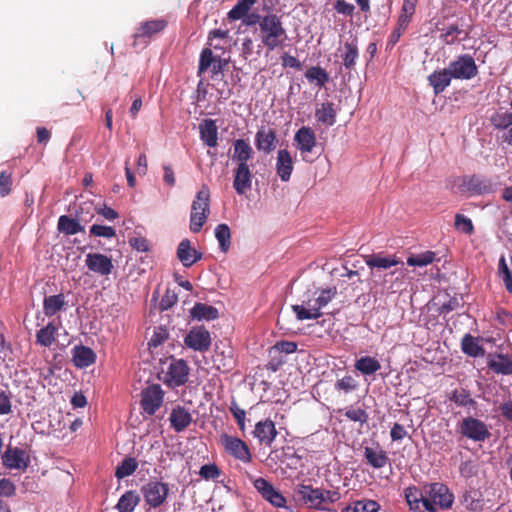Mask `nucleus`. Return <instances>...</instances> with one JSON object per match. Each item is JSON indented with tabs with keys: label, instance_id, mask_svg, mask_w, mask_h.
<instances>
[{
	"label": "nucleus",
	"instance_id": "412c9836",
	"mask_svg": "<svg viewBox=\"0 0 512 512\" xmlns=\"http://www.w3.org/2000/svg\"><path fill=\"white\" fill-rule=\"evenodd\" d=\"M252 186V172L249 166H237L234 170L233 188L239 195L245 194Z\"/></svg>",
	"mask_w": 512,
	"mask_h": 512
},
{
	"label": "nucleus",
	"instance_id": "6e6d98bb",
	"mask_svg": "<svg viewBox=\"0 0 512 512\" xmlns=\"http://www.w3.org/2000/svg\"><path fill=\"white\" fill-rule=\"evenodd\" d=\"M90 234L110 239L116 235V231L110 226L94 224L90 228Z\"/></svg>",
	"mask_w": 512,
	"mask_h": 512
},
{
	"label": "nucleus",
	"instance_id": "9b49d317",
	"mask_svg": "<svg viewBox=\"0 0 512 512\" xmlns=\"http://www.w3.org/2000/svg\"><path fill=\"white\" fill-rule=\"evenodd\" d=\"M293 141L303 161L312 162V160L308 158V154L316 147L315 132L310 127L303 126L296 131Z\"/></svg>",
	"mask_w": 512,
	"mask_h": 512
},
{
	"label": "nucleus",
	"instance_id": "72a5a7b5",
	"mask_svg": "<svg viewBox=\"0 0 512 512\" xmlns=\"http://www.w3.org/2000/svg\"><path fill=\"white\" fill-rule=\"evenodd\" d=\"M315 117L318 122L326 126H333L336 122V111L334 104L331 102H324L315 111Z\"/></svg>",
	"mask_w": 512,
	"mask_h": 512
},
{
	"label": "nucleus",
	"instance_id": "774afa93",
	"mask_svg": "<svg viewBox=\"0 0 512 512\" xmlns=\"http://www.w3.org/2000/svg\"><path fill=\"white\" fill-rule=\"evenodd\" d=\"M273 348L279 352L291 354L297 350V344L292 341H280L277 342Z\"/></svg>",
	"mask_w": 512,
	"mask_h": 512
},
{
	"label": "nucleus",
	"instance_id": "7ed1b4c3",
	"mask_svg": "<svg viewBox=\"0 0 512 512\" xmlns=\"http://www.w3.org/2000/svg\"><path fill=\"white\" fill-rule=\"evenodd\" d=\"M296 495L305 505L318 510L327 509L329 504L337 502L341 497L338 491L313 488L309 485H299Z\"/></svg>",
	"mask_w": 512,
	"mask_h": 512
},
{
	"label": "nucleus",
	"instance_id": "b1692460",
	"mask_svg": "<svg viewBox=\"0 0 512 512\" xmlns=\"http://www.w3.org/2000/svg\"><path fill=\"white\" fill-rule=\"evenodd\" d=\"M169 421L176 432H182L191 424L192 416L187 409L178 405L172 409Z\"/></svg>",
	"mask_w": 512,
	"mask_h": 512
},
{
	"label": "nucleus",
	"instance_id": "20e7f679",
	"mask_svg": "<svg viewBox=\"0 0 512 512\" xmlns=\"http://www.w3.org/2000/svg\"><path fill=\"white\" fill-rule=\"evenodd\" d=\"M210 191L205 185L197 192L191 205L190 230L198 233L205 224L210 213L209 208Z\"/></svg>",
	"mask_w": 512,
	"mask_h": 512
},
{
	"label": "nucleus",
	"instance_id": "7c9ffc66",
	"mask_svg": "<svg viewBox=\"0 0 512 512\" xmlns=\"http://www.w3.org/2000/svg\"><path fill=\"white\" fill-rule=\"evenodd\" d=\"M364 457L366 461L376 469L383 468L387 462L388 457L386 452L379 446L365 447Z\"/></svg>",
	"mask_w": 512,
	"mask_h": 512
},
{
	"label": "nucleus",
	"instance_id": "bb28decb",
	"mask_svg": "<svg viewBox=\"0 0 512 512\" xmlns=\"http://www.w3.org/2000/svg\"><path fill=\"white\" fill-rule=\"evenodd\" d=\"M488 367L496 374L511 375L512 359L508 355L504 354L490 356L488 360Z\"/></svg>",
	"mask_w": 512,
	"mask_h": 512
},
{
	"label": "nucleus",
	"instance_id": "79ce46f5",
	"mask_svg": "<svg viewBox=\"0 0 512 512\" xmlns=\"http://www.w3.org/2000/svg\"><path fill=\"white\" fill-rule=\"evenodd\" d=\"M355 368L364 375H372L381 368V365L377 359L364 356L355 362Z\"/></svg>",
	"mask_w": 512,
	"mask_h": 512
},
{
	"label": "nucleus",
	"instance_id": "f03ea898",
	"mask_svg": "<svg viewBox=\"0 0 512 512\" xmlns=\"http://www.w3.org/2000/svg\"><path fill=\"white\" fill-rule=\"evenodd\" d=\"M259 37L263 46L270 51L282 47L287 40V33L281 17L273 13L263 16Z\"/></svg>",
	"mask_w": 512,
	"mask_h": 512
},
{
	"label": "nucleus",
	"instance_id": "603ef678",
	"mask_svg": "<svg viewBox=\"0 0 512 512\" xmlns=\"http://www.w3.org/2000/svg\"><path fill=\"white\" fill-rule=\"evenodd\" d=\"M230 412L235 418L239 429L244 432L245 431V420H246V412L244 409L240 408L236 401H232L229 407Z\"/></svg>",
	"mask_w": 512,
	"mask_h": 512
},
{
	"label": "nucleus",
	"instance_id": "e433bc0d",
	"mask_svg": "<svg viewBox=\"0 0 512 512\" xmlns=\"http://www.w3.org/2000/svg\"><path fill=\"white\" fill-rule=\"evenodd\" d=\"M65 306L63 294L51 295L44 298L43 312L46 316H53Z\"/></svg>",
	"mask_w": 512,
	"mask_h": 512
},
{
	"label": "nucleus",
	"instance_id": "393cba45",
	"mask_svg": "<svg viewBox=\"0 0 512 512\" xmlns=\"http://www.w3.org/2000/svg\"><path fill=\"white\" fill-rule=\"evenodd\" d=\"M73 363L78 368H86L96 361L95 352L86 346L79 345L72 349Z\"/></svg>",
	"mask_w": 512,
	"mask_h": 512
},
{
	"label": "nucleus",
	"instance_id": "338daca9",
	"mask_svg": "<svg viewBox=\"0 0 512 512\" xmlns=\"http://www.w3.org/2000/svg\"><path fill=\"white\" fill-rule=\"evenodd\" d=\"M335 10L339 14H343L346 16H352L355 10L353 4L346 2L345 0H337L335 3Z\"/></svg>",
	"mask_w": 512,
	"mask_h": 512
},
{
	"label": "nucleus",
	"instance_id": "2eb2a0df",
	"mask_svg": "<svg viewBox=\"0 0 512 512\" xmlns=\"http://www.w3.org/2000/svg\"><path fill=\"white\" fill-rule=\"evenodd\" d=\"M255 489L271 505L277 508H283L286 505V498L276 490L273 485L264 478H257L254 481Z\"/></svg>",
	"mask_w": 512,
	"mask_h": 512
},
{
	"label": "nucleus",
	"instance_id": "423d86ee",
	"mask_svg": "<svg viewBox=\"0 0 512 512\" xmlns=\"http://www.w3.org/2000/svg\"><path fill=\"white\" fill-rule=\"evenodd\" d=\"M455 79L470 80L478 73V68L474 58L469 54L458 56L447 67Z\"/></svg>",
	"mask_w": 512,
	"mask_h": 512
},
{
	"label": "nucleus",
	"instance_id": "4d7b16f0",
	"mask_svg": "<svg viewBox=\"0 0 512 512\" xmlns=\"http://www.w3.org/2000/svg\"><path fill=\"white\" fill-rule=\"evenodd\" d=\"M215 58L213 57V53L210 49H203L199 59V68L198 72H205L211 65L213 64Z\"/></svg>",
	"mask_w": 512,
	"mask_h": 512
},
{
	"label": "nucleus",
	"instance_id": "c03bdc74",
	"mask_svg": "<svg viewBox=\"0 0 512 512\" xmlns=\"http://www.w3.org/2000/svg\"><path fill=\"white\" fill-rule=\"evenodd\" d=\"M215 237L219 243L220 250L227 252L231 245V231L227 224H219L215 228Z\"/></svg>",
	"mask_w": 512,
	"mask_h": 512
},
{
	"label": "nucleus",
	"instance_id": "c9c22d12",
	"mask_svg": "<svg viewBox=\"0 0 512 512\" xmlns=\"http://www.w3.org/2000/svg\"><path fill=\"white\" fill-rule=\"evenodd\" d=\"M140 502V496L136 491H126L118 500L116 508L118 512H133Z\"/></svg>",
	"mask_w": 512,
	"mask_h": 512
},
{
	"label": "nucleus",
	"instance_id": "09e8293b",
	"mask_svg": "<svg viewBox=\"0 0 512 512\" xmlns=\"http://www.w3.org/2000/svg\"><path fill=\"white\" fill-rule=\"evenodd\" d=\"M492 125L497 129H506L512 125V112H497L491 117Z\"/></svg>",
	"mask_w": 512,
	"mask_h": 512
},
{
	"label": "nucleus",
	"instance_id": "39448f33",
	"mask_svg": "<svg viewBox=\"0 0 512 512\" xmlns=\"http://www.w3.org/2000/svg\"><path fill=\"white\" fill-rule=\"evenodd\" d=\"M459 432L463 437L474 442H484L491 436L487 424L472 416L463 418L459 424Z\"/></svg>",
	"mask_w": 512,
	"mask_h": 512
},
{
	"label": "nucleus",
	"instance_id": "a19ab883",
	"mask_svg": "<svg viewBox=\"0 0 512 512\" xmlns=\"http://www.w3.org/2000/svg\"><path fill=\"white\" fill-rule=\"evenodd\" d=\"M498 274L504 282L507 291L512 293V257L509 258L508 262L504 256L500 257Z\"/></svg>",
	"mask_w": 512,
	"mask_h": 512
},
{
	"label": "nucleus",
	"instance_id": "f704fd0d",
	"mask_svg": "<svg viewBox=\"0 0 512 512\" xmlns=\"http://www.w3.org/2000/svg\"><path fill=\"white\" fill-rule=\"evenodd\" d=\"M343 65L346 69L351 70L356 65V60L359 56L357 39L353 38L344 44Z\"/></svg>",
	"mask_w": 512,
	"mask_h": 512
},
{
	"label": "nucleus",
	"instance_id": "5701e85b",
	"mask_svg": "<svg viewBox=\"0 0 512 512\" xmlns=\"http://www.w3.org/2000/svg\"><path fill=\"white\" fill-rule=\"evenodd\" d=\"M253 155L254 151L246 140L237 139L233 142L232 160L237 163V166H249L248 161Z\"/></svg>",
	"mask_w": 512,
	"mask_h": 512
},
{
	"label": "nucleus",
	"instance_id": "69168bd1",
	"mask_svg": "<svg viewBox=\"0 0 512 512\" xmlns=\"http://www.w3.org/2000/svg\"><path fill=\"white\" fill-rule=\"evenodd\" d=\"M405 497L407 503H411L417 499L422 500V497H426V485L422 490L417 489L416 487H409L405 491Z\"/></svg>",
	"mask_w": 512,
	"mask_h": 512
},
{
	"label": "nucleus",
	"instance_id": "cd10ccee",
	"mask_svg": "<svg viewBox=\"0 0 512 512\" xmlns=\"http://www.w3.org/2000/svg\"><path fill=\"white\" fill-rule=\"evenodd\" d=\"M465 190L474 195L490 193L492 184L488 179L472 176L464 180Z\"/></svg>",
	"mask_w": 512,
	"mask_h": 512
},
{
	"label": "nucleus",
	"instance_id": "1a4fd4ad",
	"mask_svg": "<svg viewBox=\"0 0 512 512\" xmlns=\"http://www.w3.org/2000/svg\"><path fill=\"white\" fill-rule=\"evenodd\" d=\"M221 444L223 445L225 451L233 456L235 459L243 462L250 463L252 460L251 452L247 446V444L242 441L240 438L235 436H230L228 434H223L221 436Z\"/></svg>",
	"mask_w": 512,
	"mask_h": 512
},
{
	"label": "nucleus",
	"instance_id": "2f4dec72",
	"mask_svg": "<svg viewBox=\"0 0 512 512\" xmlns=\"http://www.w3.org/2000/svg\"><path fill=\"white\" fill-rule=\"evenodd\" d=\"M190 314L193 319L199 321H211L217 319L219 316L218 310L215 307L204 303H196L190 310Z\"/></svg>",
	"mask_w": 512,
	"mask_h": 512
},
{
	"label": "nucleus",
	"instance_id": "052dcab7",
	"mask_svg": "<svg viewBox=\"0 0 512 512\" xmlns=\"http://www.w3.org/2000/svg\"><path fill=\"white\" fill-rule=\"evenodd\" d=\"M477 465L474 461H463L459 466V472L464 478H472L477 474Z\"/></svg>",
	"mask_w": 512,
	"mask_h": 512
},
{
	"label": "nucleus",
	"instance_id": "58836bf2",
	"mask_svg": "<svg viewBox=\"0 0 512 512\" xmlns=\"http://www.w3.org/2000/svg\"><path fill=\"white\" fill-rule=\"evenodd\" d=\"M380 505L369 499L357 500L346 506L341 512H378Z\"/></svg>",
	"mask_w": 512,
	"mask_h": 512
},
{
	"label": "nucleus",
	"instance_id": "aec40b11",
	"mask_svg": "<svg viewBox=\"0 0 512 512\" xmlns=\"http://www.w3.org/2000/svg\"><path fill=\"white\" fill-rule=\"evenodd\" d=\"M253 435L260 444L271 446L277 436V430L275 428L274 422L270 419L259 421L255 425Z\"/></svg>",
	"mask_w": 512,
	"mask_h": 512
},
{
	"label": "nucleus",
	"instance_id": "8fccbe9b",
	"mask_svg": "<svg viewBox=\"0 0 512 512\" xmlns=\"http://www.w3.org/2000/svg\"><path fill=\"white\" fill-rule=\"evenodd\" d=\"M408 505L413 512H437L436 507L427 500V497H422V500L417 499L412 501L408 503Z\"/></svg>",
	"mask_w": 512,
	"mask_h": 512
},
{
	"label": "nucleus",
	"instance_id": "ea45409f",
	"mask_svg": "<svg viewBox=\"0 0 512 512\" xmlns=\"http://www.w3.org/2000/svg\"><path fill=\"white\" fill-rule=\"evenodd\" d=\"M462 351L471 356V357H479L484 356L485 350L479 345L477 340L470 334H466L461 341Z\"/></svg>",
	"mask_w": 512,
	"mask_h": 512
},
{
	"label": "nucleus",
	"instance_id": "49530a36",
	"mask_svg": "<svg viewBox=\"0 0 512 512\" xmlns=\"http://www.w3.org/2000/svg\"><path fill=\"white\" fill-rule=\"evenodd\" d=\"M138 467V463L134 458H125L116 468L115 476L123 479L132 475Z\"/></svg>",
	"mask_w": 512,
	"mask_h": 512
},
{
	"label": "nucleus",
	"instance_id": "e2e57ef3",
	"mask_svg": "<svg viewBox=\"0 0 512 512\" xmlns=\"http://www.w3.org/2000/svg\"><path fill=\"white\" fill-rule=\"evenodd\" d=\"M16 492L15 484L8 478L0 479V497H11Z\"/></svg>",
	"mask_w": 512,
	"mask_h": 512
},
{
	"label": "nucleus",
	"instance_id": "864d4df0",
	"mask_svg": "<svg viewBox=\"0 0 512 512\" xmlns=\"http://www.w3.org/2000/svg\"><path fill=\"white\" fill-rule=\"evenodd\" d=\"M463 499L467 508H469L470 510L476 511L480 509L482 506L480 500V493L477 490L467 492L466 494H464Z\"/></svg>",
	"mask_w": 512,
	"mask_h": 512
},
{
	"label": "nucleus",
	"instance_id": "680f3d73",
	"mask_svg": "<svg viewBox=\"0 0 512 512\" xmlns=\"http://www.w3.org/2000/svg\"><path fill=\"white\" fill-rule=\"evenodd\" d=\"M336 295V288L324 289L315 297L318 307H325Z\"/></svg>",
	"mask_w": 512,
	"mask_h": 512
},
{
	"label": "nucleus",
	"instance_id": "f3484780",
	"mask_svg": "<svg viewBox=\"0 0 512 512\" xmlns=\"http://www.w3.org/2000/svg\"><path fill=\"white\" fill-rule=\"evenodd\" d=\"M321 309L322 307H318L316 299L311 298L309 293H307L301 304L292 306V310L300 321L319 318L322 315Z\"/></svg>",
	"mask_w": 512,
	"mask_h": 512
},
{
	"label": "nucleus",
	"instance_id": "a18cd8bd",
	"mask_svg": "<svg viewBox=\"0 0 512 512\" xmlns=\"http://www.w3.org/2000/svg\"><path fill=\"white\" fill-rule=\"evenodd\" d=\"M256 0H238L234 7L228 12V18L236 21L240 20L250 11Z\"/></svg>",
	"mask_w": 512,
	"mask_h": 512
},
{
	"label": "nucleus",
	"instance_id": "4468645a",
	"mask_svg": "<svg viewBox=\"0 0 512 512\" xmlns=\"http://www.w3.org/2000/svg\"><path fill=\"white\" fill-rule=\"evenodd\" d=\"M164 392L160 385L152 384L141 392V406L143 410L153 415L162 405Z\"/></svg>",
	"mask_w": 512,
	"mask_h": 512
},
{
	"label": "nucleus",
	"instance_id": "4c0bfd02",
	"mask_svg": "<svg viewBox=\"0 0 512 512\" xmlns=\"http://www.w3.org/2000/svg\"><path fill=\"white\" fill-rule=\"evenodd\" d=\"M57 331L58 328L54 323H48L37 332L36 343L43 347H50L55 341Z\"/></svg>",
	"mask_w": 512,
	"mask_h": 512
},
{
	"label": "nucleus",
	"instance_id": "ddd939ff",
	"mask_svg": "<svg viewBox=\"0 0 512 512\" xmlns=\"http://www.w3.org/2000/svg\"><path fill=\"white\" fill-rule=\"evenodd\" d=\"M184 344L194 351L205 352L211 346L210 332L203 326L193 327L185 335Z\"/></svg>",
	"mask_w": 512,
	"mask_h": 512
},
{
	"label": "nucleus",
	"instance_id": "bf43d9fd",
	"mask_svg": "<svg viewBox=\"0 0 512 512\" xmlns=\"http://www.w3.org/2000/svg\"><path fill=\"white\" fill-rule=\"evenodd\" d=\"M199 475L205 480H214L220 476V470L215 464H206L200 468Z\"/></svg>",
	"mask_w": 512,
	"mask_h": 512
},
{
	"label": "nucleus",
	"instance_id": "473e14b6",
	"mask_svg": "<svg viewBox=\"0 0 512 512\" xmlns=\"http://www.w3.org/2000/svg\"><path fill=\"white\" fill-rule=\"evenodd\" d=\"M57 229L60 233L70 236L83 232L84 226H82L77 219L67 215H62L58 219Z\"/></svg>",
	"mask_w": 512,
	"mask_h": 512
},
{
	"label": "nucleus",
	"instance_id": "13d9d810",
	"mask_svg": "<svg viewBox=\"0 0 512 512\" xmlns=\"http://www.w3.org/2000/svg\"><path fill=\"white\" fill-rule=\"evenodd\" d=\"M356 387L357 382L350 375L344 376L343 378L339 379L335 384V388L337 390L344 391L346 393L355 390Z\"/></svg>",
	"mask_w": 512,
	"mask_h": 512
},
{
	"label": "nucleus",
	"instance_id": "a211bd4d",
	"mask_svg": "<svg viewBox=\"0 0 512 512\" xmlns=\"http://www.w3.org/2000/svg\"><path fill=\"white\" fill-rule=\"evenodd\" d=\"M277 144L276 132L270 127L262 126L255 134V146L258 151L265 154L271 153Z\"/></svg>",
	"mask_w": 512,
	"mask_h": 512
},
{
	"label": "nucleus",
	"instance_id": "9d476101",
	"mask_svg": "<svg viewBox=\"0 0 512 512\" xmlns=\"http://www.w3.org/2000/svg\"><path fill=\"white\" fill-rule=\"evenodd\" d=\"M2 464L7 469L25 471L30 464L29 454L18 447L8 446L1 456Z\"/></svg>",
	"mask_w": 512,
	"mask_h": 512
},
{
	"label": "nucleus",
	"instance_id": "a878e982",
	"mask_svg": "<svg viewBox=\"0 0 512 512\" xmlns=\"http://www.w3.org/2000/svg\"><path fill=\"white\" fill-rule=\"evenodd\" d=\"M453 76L448 68L434 71L428 77L429 84L433 87L436 95L442 93L451 83Z\"/></svg>",
	"mask_w": 512,
	"mask_h": 512
},
{
	"label": "nucleus",
	"instance_id": "f8f14e48",
	"mask_svg": "<svg viewBox=\"0 0 512 512\" xmlns=\"http://www.w3.org/2000/svg\"><path fill=\"white\" fill-rule=\"evenodd\" d=\"M142 493L146 503L157 508L162 505L168 496V485L160 481H150L142 487Z\"/></svg>",
	"mask_w": 512,
	"mask_h": 512
},
{
	"label": "nucleus",
	"instance_id": "de8ad7c7",
	"mask_svg": "<svg viewBox=\"0 0 512 512\" xmlns=\"http://www.w3.org/2000/svg\"><path fill=\"white\" fill-rule=\"evenodd\" d=\"M435 253L432 251H426L418 255H413L407 258V264L409 266L423 267L431 264L435 259Z\"/></svg>",
	"mask_w": 512,
	"mask_h": 512
},
{
	"label": "nucleus",
	"instance_id": "c756f323",
	"mask_svg": "<svg viewBox=\"0 0 512 512\" xmlns=\"http://www.w3.org/2000/svg\"><path fill=\"white\" fill-rule=\"evenodd\" d=\"M200 138L208 147L217 146L218 130L215 121L205 119L200 125Z\"/></svg>",
	"mask_w": 512,
	"mask_h": 512
},
{
	"label": "nucleus",
	"instance_id": "f257e3e1",
	"mask_svg": "<svg viewBox=\"0 0 512 512\" xmlns=\"http://www.w3.org/2000/svg\"><path fill=\"white\" fill-rule=\"evenodd\" d=\"M365 263L371 269L370 288L381 293L396 292L408 274L404 263L395 256L372 254L365 257Z\"/></svg>",
	"mask_w": 512,
	"mask_h": 512
},
{
	"label": "nucleus",
	"instance_id": "4be33fe9",
	"mask_svg": "<svg viewBox=\"0 0 512 512\" xmlns=\"http://www.w3.org/2000/svg\"><path fill=\"white\" fill-rule=\"evenodd\" d=\"M177 258L184 267H190L202 258V254L192 248L188 239H183L177 247Z\"/></svg>",
	"mask_w": 512,
	"mask_h": 512
},
{
	"label": "nucleus",
	"instance_id": "0eeeda50",
	"mask_svg": "<svg viewBox=\"0 0 512 512\" xmlns=\"http://www.w3.org/2000/svg\"><path fill=\"white\" fill-rule=\"evenodd\" d=\"M427 500L438 510L439 508H450L454 501L453 494L448 487L442 483H431L426 485Z\"/></svg>",
	"mask_w": 512,
	"mask_h": 512
},
{
	"label": "nucleus",
	"instance_id": "6ab92c4d",
	"mask_svg": "<svg viewBox=\"0 0 512 512\" xmlns=\"http://www.w3.org/2000/svg\"><path fill=\"white\" fill-rule=\"evenodd\" d=\"M275 169L282 182H288L291 179L294 161L287 149H280L277 152Z\"/></svg>",
	"mask_w": 512,
	"mask_h": 512
},
{
	"label": "nucleus",
	"instance_id": "dca6fc26",
	"mask_svg": "<svg viewBox=\"0 0 512 512\" xmlns=\"http://www.w3.org/2000/svg\"><path fill=\"white\" fill-rule=\"evenodd\" d=\"M85 264L89 271L100 276L109 275L114 268L111 257L101 253H88Z\"/></svg>",
	"mask_w": 512,
	"mask_h": 512
},
{
	"label": "nucleus",
	"instance_id": "5fc2aeb1",
	"mask_svg": "<svg viewBox=\"0 0 512 512\" xmlns=\"http://www.w3.org/2000/svg\"><path fill=\"white\" fill-rule=\"evenodd\" d=\"M455 227L457 230H459L465 234H472L473 230H474L473 223H472L471 219L462 214L456 215Z\"/></svg>",
	"mask_w": 512,
	"mask_h": 512
},
{
	"label": "nucleus",
	"instance_id": "c85d7f7f",
	"mask_svg": "<svg viewBox=\"0 0 512 512\" xmlns=\"http://www.w3.org/2000/svg\"><path fill=\"white\" fill-rule=\"evenodd\" d=\"M167 23L163 19H154L142 22L134 34L135 38H150L153 35L161 32L166 27Z\"/></svg>",
	"mask_w": 512,
	"mask_h": 512
},
{
	"label": "nucleus",
	"instance_id": "6e6552de",
	"mask_svg": "<svg viewBox=\"0 0 512 512\" xmlns=\"http://www.w3.org/2000/svg\"><path fill=\"white\" fill-rule=\"evenodd\" d=\"M189 367L183 359H172L164 374V383L170 387H179L188 381Z\"/></svg>",
	"mask_w": 512,
	"mask_h": 512
},
{
	"label": "nucleus",
	"instance_id": "0e129e2a",
	"mask_svg": "<svg viewBox=\"0 0 512 512\" xmlns=\"http://www.w3.org/2000/svg\"><path fill=\"white\" fill-rule=\"evenodd\" d=\"M12 186V178L11 174L6 173L5 171L0 173V195L5 197L11 191Z\"/></svg>",
	"mask_w": 512,
	"mask_h": 512
},
{
	"label": "nucleus",
	"instance_id": "37998d69",
	"mask_svg": "<svg viewBox=\"0 0 512 512\" xmlns=\"http://www.w3.org/2000/svg\"><path fill=\"white\" fill-rule=\"evenodd\" d=\"M306 79L318 87H323L329 81L328 73L320 66L310 67L305 73Z\"/></svg>",
	"mask_w": 512,
	"mask_h": 512
},
{
	"label": "nucleus",
	"instance_id": "3c124183",
	"mask_svg": "<svg viewBox=\"0 0 512 512\" xmlns=\"http://www.w3.org/2000/svg\"><path fill=\"white\" fill-rule=\"evenodd\" d=\"M345 416L354 422L364 424L368 420V414L361 408L348 407L345 410Z\"/></svg>",
	"mask_w": 512,
	"mask_h": 512
}]
</instances>
